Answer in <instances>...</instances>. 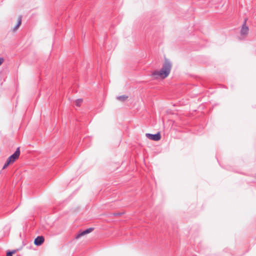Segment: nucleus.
Listing matches in <instances>:
<instances>
[{
	"mask_svg": "<svg viewBox=\"0 0 256 256\" xmlns=\"http://www.w3.org/2000/svg\"><path fill=\"white\" fill-rule=\"evenodd\" d=\"M171 70V65H162L158 69L154 70L152 76L155 80H162L169 76Z\"/></svg>",
	"mask_w": 256,
	"mask_h": 256,
	"instance_id": "1",
	"label": "nucleus"
},
{
	"mask_svg": "<svg viewBox=\"0 0 256 256\" xmlns=\"http://www.w3.org/2000/svg\"><path fill=\"white\" fill-rule=\"evenodd\" d=\"M20 155V148H18L16 149L15 152L8 158V159L6 161V162L3 168H5L9 164L14 163L17 159H18Z\"/></svg>",
	"mask_w": 256,
	"mask_h": 256,
	"instance_id": "2",
	"label": "nucleus"
},
{
	"mask_svg": "<svg viewBox=\"0 0 256 256\" xmlns=\"http://www.w3.org/2000/svg\"><path fill=\"white\" fill-rule=\"evenodd\" d=\"M249 32V28L246 25V22H245L244 24H242L241 30H240V35L242 37H246Z\"/></svg>",
	"mask_w": 256,
	"mask_h": 256,
	"instance_id": "3",
	"label": "nucleus"
},
{
	"mask_svg": "<svg viewBox=\"0 0 256 256\" xmlns=\"http://www.w3.org/2000/svg\"><path fill=\"white\" fill-rule=\"evenodd\" d=\"M146 136L149 139L154 141H158L161 138V136L160 132H158L156 134H146Z\"/></svg>",
	"mask_w": 256,
	"mask_h": 256,
	"instance_id": "4",
	"label": "nucleus"
},
{
	"mask_svg": "<svg viewBox=\"0 0 256 256\" xmlns=\"http://www.w3.org/2000/svg\"><path fill=\"white\" fill-rule=\"evenodd\" d=\"M44 239L42 236H38L35 238L34 244L36 246H40L44 242Z\"/></svg>",
	"mask_w": 256,
	"mask_h": 256,
	"instance_id": "5",
	"label": "nucleus"
},
{
	"mask_svg": "<svg viewBox=\"0 0 256 256\" xmlns=\"http://www.w3.org/2000/svg\"><path fill=\"white\" fill-rule=\"evenodd\" d=\"M21 24H22V18L20 16H19L18 18L16 25L14 28H12L11 31L14 33L16 32L17 31V30H18Z\"/></svg>",
	"mask_w": 256,
	"mask_h": 256,
	"instance_id": "6",
	"label": "nucleus"
},
{
	"mask_svg": "<svg viewBox=\"0 0 256 256\" xmlns=\"http://www.w3.org/2000/svg\"><path fill=\"white\" fill-rule=\"evenodd\" d=\"M93 230V228H89L84 231H83L82 232L80 233L79 234H78L76 238H78L82 236H83L84 235H86V234H88L89 233H90V232H92Z\"/></svg>",
	"mask_w": 256,
	"mask_h": 256,
	"instance_id": "7",
	"label": "nucleus"
},
{
	"mask_svg": "<svg viewBox=\"0 0 256 256\" xmlns=\"http://www.w3.org/2000/svg\"><path fill=\"white\" fill-rule=\"evenodd\" d=\"M128 96H118L117 98V99L120 101L124 102V101H125L126 100L128 99Z\"/></svg>",
	"mask_w": 256,
	"mask_h": 256,
	"instance_id": "8",
	"label": "nucleus"
},
{
	"mask_svg": "<svg viewBox=\"0 0 256 256\" xmlns=\"http://www.w3.org/2000/svg\"><path fill=\"white\" fill-rule=\"evenodd\" d=\"M82 99H78L77 100H76V104L78 106H80L81 104L82 103Z\"/></svg>",
	"mask_w": 256,
	"mask_h": 256,
	"instance_id": "9",
	"label": "nucleus"
},
{
	"mask_svg": "<svg viewBox=\"0 0 256 256\" xmlns=\"http://www.w3.org/2000/svg\"><path fill=\"white\" fill-rule=\"evenodd\" d=\"M16 252V250H13L12 252H8L6 254V256H12V254H14Z\"/></svg>",
	"mask_w": 256,
	"mask_h": 256,
	"instance_id": "10",
	"label": "nucleus"
},
{
	"mask_svg": "<svg viewBox=\"0 0 256 256\" xmlns=\"http://www.w3.org/2000/svg\"><path fill=\"white\" fill-rule=\"evenodd\" d=\"M4 62V60L2 58L0 57V64H2Z\"/></svg>",
	"mask_w": 256,
	"mask_h": 256,
	"instance_id": "11",
	"label": "nucleus"
},
{
	"mask_svg": "<svg viewBox=\"0 0 256 256\" xmlns=\"http://www.w3.org/2000/svg\"><path fill=\"white\" fill-rule=\"evenodd\" d=\"M116 215H117V216H118V215H120V214H115Z\"/></svg>",
	"mask_w": 256,
	"mask_h": 256,
	"instance_id": "12",
	"label": "nucleus"
}]
</instances>
